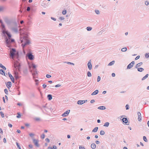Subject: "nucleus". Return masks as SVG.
I'll return each mask as SVG.
<instances>
[{"label": "nucleus", "mask_w": 149, "mask_h": 149, "mask_svg": "<svg viewBox=\"0 0 149 149\" xmlns=\"http://www.w3.org/2000/svg\"><path fill=\"white\" fill-rule=\"evenodd\" d=\"M10 58L14 59L15 58L17 59V61H15L14 62V67L18 69L19 71H20L21 65L20 63L18 61H19V54L18 52H16L15 48H12L11 50L10 51Z\"/></svg>", "instance_id": "f257e3e1"}, {"label": "nucleus", "mask_w": 149, "mask_h": 149, "mask_svg": "<svg viewBox=\"0 0 149 149\" xmlns=\"http://www.w3.org/2000/svg\"><path fill=\"white\" fill-rule=\"evenodd\" d=\"M29 27L25 26L24 28L19 29V31L20 34H22L23 35L20 36V40L21 38H23V39L25 41L22 44V46L23 49H24L26 46L29 45L30 43V41L28 40V34L27 32H26V31L29 30Z\"/></svg>", "instance_id": "f03ea898"}, {"label": "nucleus", "mask_w": 149, "mask_h": 149, "mask_svg": "<svg viewBox=\"0 0 149 149\" xmlns=\"http://www.w3.org/2000/svg\"><path fill=\"white\" fill-rule=\"evenodd\" d=\"M5 22L7 24L8 28L13 32L17 33L18 31V28L20 26H18L16 21L11 19H9L7 18L4 19Z\"/></svg>", "instance_id": "7ed1b4c3"}, {"label": "nucleus", "mask_w": 149, "mask_h": 149, "mask_svg": "<svg viewBox=\"0 0 149 149\" xmlns=\"http://www.w3.org/2000/svg\"><path fill=\"white\" fill-rule=\"evenodd\" d=\"M5 43L7 45H9L10 43L14 42L15 41V40L12 39L11 40H9L7 38H6L5 39Z\"/></svg>", "instance_id": "20e7f679"}, {"label": "nucleus", "mask_w": 149, "mask_h": 149, "mask_svg": "<svg viewBox=\"0 0 149 149\" xmlns=\"http://www.w3.org/2000/svg\"><path fill=\"white\" fill-rule=\"evenodd\" d=\"M33 142L36 146L38 147H39L40 145L38 143V140L35 139H33Z\"/></svg>", "instance_id": "39448f33"}, {"label": "nucleus", "mask_w": 149, "mask_h": 149, "mask_svg": "<svg viewBox=\"0 0 149 149\" xmlns=\"http://www.w3.org/2000/svg\"><path fill=\"white\" fill-rule=\"evenodd\" d=\"M26 56L28 57L29 59L30 60H32L34 58V57L31 53H30L28 54Z\"/></svg>", "instance_id": "423d86ee"}, {"label": "nucleus", "mask_w": 149, "mask_h": 149, "mask_svg": "<svg viewBox=\"0 0 149 149\" xmlns=\"http://www.w3.org/2000/svg\"><path fill=\"white\" fill-rule=\"evenodd\" d=\"M134 64V62L132 61L131 63H130L127 66V69H130L131 68Z\"/></svg>", "instance_id": "0eeeda50"}, {"label": "nucleus", "mask_w": 149, "mask_h": 149, "mask_svg": "<svg viewBox=\"0 0 149 149\" xmlns=\"http://www.w3.org/2000/svg\"><path fill=\"white\" fill-rule=\"evenodd\" d=\"M70 112V110H68L66 111L64 113H63L62 115V116L63 117H65L67 116L68 115L69 113Z\"/></svg>", "instance_id": "6e6552de"}, {"label": "nucleus", "mask_w": 149, "mask_h": 149, "mask_svg": "<svg viewBox=\"0 0 149 149\" xmlns=\"http://www.w3.org/2000/svg\"><path fill=\"white\" fill-rule=\"evenodd\" d=\"M8 74L9 77L10 78L11 81L13 83H14L15 82V79L13 77L11 74L10 72H8Z\"/></svg>", "instance_id": "1a4fd4ad"}, {"label": "nucleus", "mask_w": 149, "mask_h": 149, "mask_svg": "<svg viewBox=\"0 0 149 149\" xmlns=\"http://www.w3.org/2000/svg\"><path fill=\"white\" fill-rule=\"evenodd\" d=\"M47 2L46 1H44L41 2V5L44 8H45L47 6V5L46 4V3Z\"/></svg>", "instance_id": "9d476101"}, {"label": "nucleus", "mask_w": 149, "mask_h": 149, "mask_svg": "<svg viewBox=\"0 0 149 149\" xmlns=\"http://www.w3.org/2000/svg\"><path fill=\"white\" fill-rule=\"evenodd\" d=\"M87 101V100H78L77 102V104H82Z\"/></svg>", "instance_id": "9b49d317"}, {"label": "nucleus", "mask_w": 149, "mask_h": 149, "mask_svg": "<svg viewBox=\"0 0 149 149\" xmlns=\"http://www.w3.org/2000/svg\"><path fill=\"white\" fill-rule=\"evenodd\" d=\"M88 68L89 70L92 69V65L91 63V60H90L88 63Z\"/></svg>", "instance_id": "f8f14e48"}, {"label": "nucleus", "mask_w": 149, "mask_h": 149, "mask_svg": "<svg viewBox=\"0 0 149 149\" xmlns=\"http://www.w3.org/2000/svg\"><path fill=\"white\" fill-rule=\"evenodd\" d=\"M137 114L138 115V120L139 121H141L142 120V118L141 116V114L140 112H138L137 113Z\"/></svg>", "instance_id": "ddd939ff"}, {"label": "nucleus", "mask_w": 149, "mask_h": 149, "mask_svg": "<svg viewBox=\"0 0 149 149\" xmlns=\"http://www.w3.org/2000/svg\"><path fill=\"white\" fill-rule=\"evenodd\" d=\"M7 87L9 89L12 86V83L10 81H8L7 84H6Z\"/></svg>", "instance_id": "4468645a"}, {"label": "nucleus", "mask_w": 149, "mask_h": 149, "mask_svg": "<svg viewBox=\"0 0 149 149\" xmlns=\"http://www.w3.org/2000/svg\"><path fill=\"white\" fill-rule=\"evenodd\" d=\"M14 77L16 79H18L20 77L19 76L17 72H16L15 73Z\"/></svg>", "instance_id": "2eb2a0df"}, {"label": "nucleus", "mask_w": 149, "mask_h": 149, "mask_svg": "<svg viewBox=\"0 0 149 149\" xmlns=\"http://www.w3.org/2000/svg\"><path fill=\"white\" fill-rule=\"evenodd\" d=\"M98 92H99L98 90H96L91 94V95H96L97 94H98Z\"/></svg>", "instance_id": "dca6fc26"}, {"label": "nucleus", "mask_w": 149, "mask_h": 149, "mask_svg": "<svg viewBox=\"0 0 149 149\" xmlns=\"http://www.w3.org/2000/svg\"><path fill=\"white\" fill-rule=\"evenodd\" d=\"M142 64H143V63L142 62H141L139 63H138L136 64V65L135 67V68H137L138 67H140Z\"/></svg>", "instance_id": "f3484780"}, {"label": "nucleus", "mask_w": 149, "mask_h": 149, "mask_svg": "<svg viewBox=\"0 0 149 149\" xmlns=\"http://www.w3.org/2000/svg\"><path fill=\"white\" fill-rule=\"evenodd\" d=\"M47 98L49 100H50L52 99V96L51 94H48L47 95Z\"/></svg>", "instance_id": "a211bd4d"}, {"label": "nucleus", "mask_w": 149, "mask_h": 149, "mask_svg": "<svg viewBox=\"0 0 149 149\" xmlns=\"http://www.w3.org/2000/svg\"><path fill=\"white\" fill-rule=\"evenodd\" d=\"M0 73L2 75L6 76V75L5 74L4 71L2 69H0Z\"/></svg>", "instance_id": "6ab92c4d"}, {"label": "nucleus", "mask_w": 149, "mask_h": 149, "mask_svg": "<svg viewBox=\"0 0 149 149\" xmlns=\"http://www.w3.org/2000/svg\"><path fill=\"white\" fill-rule=\"evenodd\" d=\"M91 147L92 148L94 149L96 148V145L95 143H93L91 144Z\"/></svg>", "instance_id": "aec40b11"}, {"label": "nucleus", "mask_w": 149, "mask_h": 149, "mask_svg": "<svg viewBox=\"0 0 149 149\" xmlns=\"http://www.w3.org/2000/svg\"><path fill=\"white\" fill-rule=\"evenodd\" d=\"M23 73L25 75H26L28 73V71L27 69H25L23 71Z\"/></svg>", "instance_id": "412c9836"}, {"label": "nucleus", "mask_w": 149, "mask_h": 149, "mask_svg": "<svg viewBox=\"0 0 149 149\" xmlns=\"http://www.w3.org/2000/svg\"><path fill=\"white\" fill-rule=\"evenodd\" d=\"M122 120H123V122L125 123H127V122L128 120L126 118H123L122 119Z\"/></svg>", "instance_id": "4be33fe9"}, {"label": "nucleus", "mask_w": 149, "mask_h": 149, "mask_svg": "<svg viewBox=\"0 0 149 149\" xmlns=\"http://www.w3.org/2000/svg\"><path fill=\"white\" fill-rule=\"evenodd\" d=\"M98 109L100 110L105 109H106V107L104 106H101L98 107Z\"/></svg>", "instance_id": "5701e85b"}, {"label": "nucleus", "mask_w": 149, "mask_h": 149, "mask_svg": "<svg viewBox=\"0 0 149 149\" xmlns=\"http://www.w3.org/2000/svg\"><path fill=\"white\" fill-rule=\"evenodd\" d=\"M144 70V69L142 68H137L138 71L140 72H142Z\"/></svg>", "instance_id": "b1692460"}, {"label": "nucleus", "mask_w": 149, "mask_h": 149, "mask_svg": "<svg viewBox=\"0 0 149 149\" xmlns=\"http://www.w3.org/2000/svg\"><path fill=\"white\" fill-rule=\"evenodd\" d=\"M98 129V127H95L93 130L92 132H97Z\"/></svg>", "instance_id": "393cba45"}, {"label": "nucleus", "mask_w": 149, "mask_h": 149, "mask_svg": "<svg viewBox=\"0 0 149 149\" xmlns=\"http://www.w3.org/2000/svg\"><path fill=\"white\" fill-rule=\"evenodd\" d=\"M33 73H32V75L33 76L35 75L36 74H38L37 72L36 71V69L33 70Z\"/></svg>", "instance_id": "a878e982"}, {"label": "nucleus", "mask_w": 149, "mask_h": 149, "mask_svg": "<svg viewBox=\"0 0 149 149\" xmlns=\"http://www.w3.org/2000/svg\"><path fill=\"white\" fill-rule=\"evenodd\" d=\"M148 74H147L144 77H143L142 79V80H145L148 77Z\"/></svg>", "instance_id": "bb28decb"}, {"label": "nucleus", "mask_w": 149, "mask_h": 149, "mask_svg": "<svg viewBox=\"0 0 149 149\" xmlns=\"http://www.w3.org/2000/svg\"><path fill=\"white\" fill-rule=\"evenodd\" d=\"M0 67L3 68L4 70H6V68L3 65L1 64L0 63Z\"/></svg>", "instance_id": "cd10ccee"}, {"label": "nucleus", "mask_w": 149, "mask_h": 149, "mask_svg": "<svg viewBox=\"0 0 149 149\" xmlns=\"http://www.w3.org/2000/svg\"><path fill=\"white\" fill-rule=\"evenodd\" d=\"M115 63V61H113L111 62H110L108 64V65L110 66L114 64Z\"/></svg>", "instance_id": "c85d7f7f"}, {"label": "nucleus", "mask_w": 149, "mask_h": 149, "mask_svg": "<svg viewBox=\"0 0 149 149\" xmlns=\"http://www.w3.org/2000/svg\"><path fill=\"white\" fill-rule=\"evenodd\" d=\"M1 26L2 30H5V26L4 24H1Z\"/></svg>", "instance_id": "c756f323"}, {"label": "nucleus", "mask_w": 149, "mask_h": 149, "mask_svg": "<svg viewBox=\"0 0 149 149\" xmlns=\"http://www.w3.org/2000/svg\"><path fill=\"white\" fill-rule=\"evenodd\" d=\"M58 19L59 21H61L62 20H63L65 19V18L63 17H59Z\"/></svg>", "instance_id": "7c9ffc66"}, {"label": "nucleus", "mask_w": 149, "mask_h": 149, "mask_svg": "<svg viewBox=\"0 0 149 149\" xmlns=\"http://www.w3.org/2000/svg\"><path fill=\"white\" fill-rule=\"evenodd\" d=\"M67 11L65 9L63 10L62 11V13L63 15H65L66 14Z\"/></svg>", "instance_id": "2f4dec72"}, {"label": "nucleus", "mask_w": 149, "mask_h": 149, "mask_svg": "<svg viewBox=\"0 0 149 149\" xmlns=\"http://www.w3.org/2000/svg\"><path fill=\"white\" fill-rule=\"evenodd\" d=\"M16 144L17 146V148H18L19 149H21L19 143H18L17 142H16Z\"/></svg>", "instance_id": "473e14b6"}, {"label": "nucleus", "mask_w": 149, "mask_h": 149, "mask_svg": "<svg viewBox=\"0 0 149 149\" xmlns=\"http://www.w3.org/2000/svg\"><path fill=\"white\" fill-rule=\"evenodd\" d=\"M17 115L16 116V117L17 118H19L21 117V115L19 112H18L17 113Z\"/></svg>", "instance_id": "72a5a7b5"}, {"label": "nucleus", "mask_w": 149, "mask_h": 149, "mask_svg": "<svg viewBox=\"0 0 149 149\" xmlns=\"http://www.w3.org/2000/svg\"><path fill=\"white\" fill-rule=\"evenodd\" d=\"M127 50V48L126 47H124L123 48L121 49V51L123 52H124L126 51Z\"/></svg>", "instance_id": "f704fd0d"}, {"label": "nucleus", "mask_w": 149, "mask_h": 149, "mask_svg": "<svg viewBox=\"0 0 149 149\" xmlns=\"http://www.w3.org/2000/svg\"><path fill=\"white\" fill-rule=\"evenodd\" d=\"M65 63H66L68 64H70V65H74V63H71L70 62H65Z\"/></svg>", "instance_id": "c9c22d12"}, {"label": "nucleus", "mask_w": 149, "mask_h": 149, "mask_svg": "<svg viewBox=\"0 0 149 149\" xmlns=\"http://www.w3.org/2000/svg\"><path fill=\"white\" fill-rule=\"evenodd\" d=\"M95 12L97 14L99 15L100 14V12L99 10H95Z\"/></svg>", "instance_id": "e433bc0d"}, {"label": "nucleus", "mask_w": 149, "mask_h": 149, "mask_svg": "<svg viewBox=\"0 0 149 149\" xmlns=\"http://www.w3.org/2000/svg\"><path fill=\"white\" fill-rule=\"evenodd\" d=\"M109 123H108V122H106V123H105L104 126L107 127H108L109 126Z\"/></svg>", "instance_id": "4c0bfd02"}, {"label": "nucleus", "mask_w": 149, "mask_h": 149, "mask_svg": "<svg viewBox=\"0 0 149 149\" xmlns=\"http://www.w3.org/2000/svg\"><path fill=\"white\" fill-rule=\"evenodd\" d=\"M87 30L88 31H91L92 29V28L91 27H87L86 28Z\"/></svg>", "instance_id": "58836bf2"}, {"label": "nucleus", "mask_w": 149, "mask_h": 149, "mask_svg": "<svg viewBox=\"0 0 149 149\" xmlns=\"http://www.w3.org/2000/svg\"><path fill=\"white\" fill-rule=\"evenodd\" d=\"M143 139L144 141H145L146 142H147L148 141L147 139L145 136H143Z\"/></svg>", "instance_id": "ea45409f"}, {"label": "nucleus", "mask_w": 149, "mask_h": 149, "mask_svg": "<svg viewBox=\"0 0 149 149\" xmlns=\"http://www.w3.org/2000/svg\"><path fill=\"white\" fill-rule=\"evenodd\" d=\"M87 75L88 77H91V74L89 71H88L87 72Z\"/></svg>", "instance_id": "a19ab883"}, {"label": "nucleus", "mask_w": 149, "mask_h": 149, "mask_svg": "<svg viewBox=\"0 0 149 149\" xmlns=\"http://www.w3.org/2000/svg\"><path fill=\"white\" fill-rule=\"evenodd\" d=\"M105 132L104 131L101 130L100 132V134L101 135H103L104 134Z\"/></svg>", "instance_id": "79ce46f5"}, {"label": "nucleus", "mask_w": 149, "mask_h": 149, "mask_svg": "<svg viewBox=\"0 0 149 149\" xmlns=\"http://www.w3.org/2000/svg\"><path fill=\"white\" fill-rule=\"evenodd\" d=\"M145 57L146 58H148L149 57V53H146L145 54Z\"/></svg>", "instance_id": "37998d69"}, {"label": "nucleus", "mask_w": 149, "mask_h": 149, "mask_svg": "<svg viewBox=\"0 0 149 149\" xmlns=\"http://www.w3.org/2000/svg\"><path fill=\"white\" fill-rule=\"evenodd\" d=\"M4 91L6 94L8 95V91L7 89L6 88L4 89Z\"/></svg>", "instance_id": "c03bdc74"}, {"label": "nucleus", "mask_w": 149, "mask_h": 149, "mask_svg": "<svg viewBox=\"0 0 149 149\" xmlns=\"http://www.w3.org/2000/svg\"><path fill=\"white\" fill-rule=\"evenodd\" d=\"M0 114L2 118H3L4 117V114L2 111L0 112Z\"/></svg>", "instance_id": "a18cd8bd"}, {"label": "nucleus", "mask_w": 149, "mask_h": 149, "mask_svg": "<svg viewBox=\"0 0 149 149\" xmlns=\"http://www.w3.org/2000/svg\"><path fill=\"white\" fill-rule=\"evenodd\" d=\"M36 65H35L33 64L32 65V67L33 69V70H36Z\"/></svg>", "instance_id": "49530a36"}, {"label": "nucleus", "mask_w": 149, "mask_h": 149, "mask_svg": "<svg viewBox=\"0 0 149 149\" xmlns=\"http://www.w3.org/2000/svg\"><path fill=\"white\" fill-rule=\"evenodd\" d=\"M6 34L9 38H10L11 37V35L10 33L7 32Z\"/></svg>", "instance_id": "de8ad7c7"}, {"label": "nucleus", "mask_w": 149, "mask_h": 149, "mask_svg": "<svg viewBox=\"0 0 149 149\" xmlns=\"http://www.w3.org/2000/svg\"><path fill=\"white\" fill-rule=\"evenodd\" d=\"M45 137V135L44 134H43L40 136V137L42 139H44Z\"/></svg>", "instance_id": "09e8293b"}, {"label": "nucleus", "mask_w": 149, "mask_h": 149, "mask_svg": "<svg viewBox=\"0 0 149 149\" xmlns=\"http://www.w3.org/2000/svg\"><path fill=\"white\" fill-rule=\"evenodd\" d=\"M46 77L47 78H50L51 77V76L49 74H47L46 76Z\"/></svg>", "instance_id": "8fccbe9b"}, {"label": "nucleus", "mask_w": 149, "mask_h": 149, "mask_svg": "<svg viewBox=\"0 0 149 149\" xmlns=\"http://www.w3.org/2000/svg\"><path fill=\"white\" fill-rule=\"evenodd\" d=\"M29 147L30 148L29 149H31L33 148V146L31 144H29Z\"/></svg>", "instance_id": "3c124183"}, {"label": "nucleus", "mask_w": 149, "mask_h": 149, "mask_svg": "<svg viewBox=\"0 0 149 149\" xmlns=\"http://www.w3.org/2000/svg\"><path fill=\"white\" fill-rule=\"evenodd\" d=\"M79 149H85V148L83 146H80L79 147Z\"/></svg>", "instance_id": "603ef678"}, {"label": "nucleus", "mask_w": 149, "mask_h": 149, "mask_svg": "<svg viewBox=\"0 0 149 149\" xmlns=\"http://www.w3.org/2000/svg\"><path fill=\"white\" fill-rule=\"evenodd\" d=\"M34 135V134L32 133H31L29 134V136L31 137H32Z\"/></svg>", "instance_id": "864d4df0"}, {"label": "nucleus", "mask_w": 149, "mask_h": 149, "mask_svg": "<svg viewBox=\"0 0 149 149\" xmlns=\"http://www.w3.org/2000/svg\"><path fill=\"white\" fill-rule=\"evenodd\" d=\"M3 30V31H2V33L3 34H6L7 33H6V29L5 30Z\"/></svg>", "instance_id": "5fc2aeb1"}, {"label": "nucleus", "mask_w": 149, "mask_h": 149, "mask_svg": "<svg viewBox=\"0 0 149 149\" xmlns=\"http://www.w3.org/2000/svg\"><path fill=\"white\" fill-rule=\"evenodd\" d=\"M145 4L146 5L148 6L149 5V2L148 1H146L145 2Z\"/></svg>", "instance_id": "6e6d98bb"}, {"label": "nucleus", "mask_w": 149, "mask_h": 149, "mask_svg": "<svg viewBox=\"0 0 149 149\" xmlns=\"http://www.w3.org/2000/svg\"><path fill=\"white\" fill-rule=\"evenodd\" d=\"M30 7L29 6H28L26 10L28 11H29L30 10Z\"/></svg>", "instance_id": "4d7b16f0"}, {"label": "nucleus", "mask_w": 149, "mask_h": 149, "mask_svg": "<svg viewBox=\"0 0 149 149\" xmlns=\"http://www.w3.org/2000/svg\"><path fill=\"white\" fill-rule=\"evenodd\" d=\"M100 80V76H98L97 77V81L98 82Z\"/></svg>", "instance_id": "13d9d810"}, {"label": "nucleus", "mask_w": 149, "mask_h": 149, "mask_svg": "<svg viewBox=\"0 0 149 149\" xmlns=\"http://www.w3.org/2000/svg\"><path fill=\"white\" fill-rule=\"evenodd\" d=\"M125 107L127 110L129 108V106L128 104H127L126 105Z\"/></svg>", "instance_id": "bf43d9fd"}, {"label": "nucleus", "mask_w": 149, "mask_h": 149, "mask_svg": "<svg viewBox=\"0 0 149 149\" xmlns=\"http://www.w3.org/2000/svg\"><path fill=\"white\" fill-rule=\"evenodd\" d=\"M45 140L48 143H49V140L48 138L46 139Z\"/></svg>", "instance_id": "052dcab7"}, {"label": "nucleus", "mask_w": 149, "mask_h": 149, "mask_svg": "<svg viewBox=\"0 0 149 149\" xmlns=\"http://www.w3.org/2000/svg\"><path fill=\"white\" fill-rule=\"evenodd\" d=\"M42 86L43 87V88L45 89L46 88V86H47V85H46V84H43L42 85Z\"/></svg>", "instance_id": "680f3d73"}, {"label": "nucleus", "mask_w": 149, "mask_h": 149, "mask_svg": "<svg viewBox=\"0 0 149 149\" xmlns=\"http://www.w3.org/2000/svg\"><path fill=\"white\" fill-rule=\"evenodd\" d=\"M8 126L10 127L11 128L13 126L11 124H10L9 123V124H8Z\"/></svg>", "instance_id": "e2e57ef3"}, {"label": "nucleus", "mask_w": 149, "mask_h": 149, "mask_svg": "<svg viewBox=\"0 0 149 149\" xmlns=\"http://www.w3.org/2000/svg\"><path fill=\"white\" fill-rule=\"evenodd\" d=\"M139 58H140V56H137L135 58V60H137L138 59H139Z\"/></svg>", "instance_id": "0e129e2a"}, {"label": "nucleus", "mask_w": 149, "mask_h": 149, "mask_svg": "<svg viewBox=\"0 0 149 149\" xmlns=\"http://www.w3.org/2000/svg\"><path fill=\"white\" fill-rule=\"evenodd\" d=\"M51 19L54 20V21H56V18H55L54 17H51Z\"/></svg>", "instance_id": "69168bd1"}, {"label": "nucleus", "mask_w": 149, "mask_h": 149, "mask_svg": "<svg viewBox=\"0 0 149 149\" xmlns=\"http://www.w3.org/2000/svg\"><path fill=\"white\" fill-rule=\"evenodd\" d=\"M3 141L4 143H6V139L5 138H4L3 139Z\"/></svg>", "instance_id": "338daca9"}, {"label": "nucleus", "mask_w": 149, "mask_h": 149, "mask_svg": "<svg viewBox=\"0 0 149 149\" xmlns=\"http://www.w3.org/2000/svg\"><path fill=\"white\" fill-rule=\"evenodd\" d=\"M95 101L94 100H92L90 102L91 103H93L95 102Z\"/></svg>", "instance_id": "774afa93"}]
</instances>
